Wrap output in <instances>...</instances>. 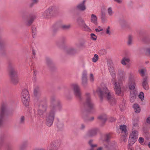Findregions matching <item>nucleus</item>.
<instances>
[{"mask_svg": "<svg viewBox=\"0 0 150 150\" xmlns=\"http://www.w3.org/2000/svg\"><path fill=\"white\" fill-rule=\"evenodd\" d=\"M94 93L95 94L97 93L101 98H106L112 105L115 104L116 103L114 95L108 89L104 83H102L100 84V87L98 88L96 92H94Z\"/></svg>", "mask_w": 150, "mask_h": 150, "instance_id": "nucleus-1", "label": "nucleus"}, {"mask_svg": "<svg viewBox=\"0 0 150 150\" xmlns=\"http://www.w3.org/2000/svg\"><path fill=\"white\" fill-rule=\"evenodd\" d=\"M108 69L112 77V81L113 85V88L115 93L117 95H121L122 91L121 86L122 84V81L121 79L117 78L116 79V72L113 67V65L112 63H108Z\"/></svg>", "mask_w": 150, "mask_h": 150, "instance_id": "nucleus-2", "label": "nucleus"}, {"mask_svg": "<svg viewBox=\"0 0 150 150\" xmlns=\"http://www.w3.org/2000/svg\"><path fill=\"white\" fill-rule=\"evenodd\" d=\"M56 110L54 108L51 109L46 116V124L50 127L52 124L55 117Z\"/></svg>", "mask_w": 150, "mask_h": 150, "instance_id": "nucleus-3", "label": "nucleus"}, {"mask_svg": "<svg viewBox=\"0 0 150 150\" xmlns=\"http://www.w3.org/2000/svg\"><path fill=\"white\" fill-rule=\"evenodd\" d=\"M21 98L24 105L26 107L28 106L29 104L30 98L27 90L24 89L22 90L21 93Z\"/></svg>", "mask_w": 150, "mask_h": 150, "instance_id": "nucleus-4", "label": "nucleus"}, {"mask_svg": "<svg viewBox=\"0 0 150 150\" xmlns=\"http://www.w3.org/2000/svg\"><path fill=\"white\" fill-rule=\"evenodd\" d=\"M9 72L12 82L14 84H17L19 81V79L17 76L16 75V70L14 68L10 67L9 68Z\"/></svg>", "mask_w": 150, "mask_h": 150, "instance_id": "nucleus-5", "label": "nucleus"}, {"mask_svg": "<svg viewBox=\"0 0 150 150\" xmlns=\"http://www.w3.org/2000/svg\"><path fill=\"white\" fill-rule=\"evenodd\" d=\"M55 12V8L54 7L49 8L44 11L42 14V16L43 18H49L53 15V13Z\"/></svg>", "mask_w": 150, "mask_h": 150, "instance_id": "nucleus-6", "label": "nucleus"}, {"mask_svg": "<svg viewBox=\"0 0 150 150\" xmlns=\"http://www.w3.org/2000/svg\"><path fill=\"white\" fill-rule=\"evenodd\" d=\"M22 18L25 25L29 26L33 23L34 20L36 18V17L35 15H30L26 16V17L23 16Z\"/></svg>", "mask_w": 150, "mask_h": 150, "instance_id": "nucleus-7", "label": "nucleus"}, {"mask_svg": "<svg viewBox=\"0 0 150 150\" xmlns=\"http://www.w3.org/2000/svg\"><path fill=\"white\" fill-rule=\"evenodd\" d=\"M138 136V132L137 130H133L129 138V143L132 145L136 141Z\"/></svg>", "mask_w": 150, "mask_h": 150, "instance_id": "nucleus-8", "label": "nucleus"}, {"mask_svg": "<svg viewBox=\"0 0 150 150\" xmlns=\"http://www.w3.org/2000/svg\"><path fill=\"white\" fill-rule=\"evenodd\" d=\"M71 86L74 90L75 96L77 98L80 99L81 97V93L79 86L77 84L73 83L71 85Z\"/></svg>", "mask_w": 150, "mask_h": 150, "instance_id": "nucleus-9", "label": "nucleus"}, {"mask_svg": "<svg viewBox=\"0 0 150 150\" xmlns=\"http://www.w3.org/2000/svg\"><path fill=\"white\" fill-rule=\"evenodd\" d=\"M86 101L85 105L88 106L90 109H93L94 108V105L91 102L90 98V94L88 93L86 94Z\"/></svg>", "mask_w": 150, "mask_h": 150, "instance_id": "nucleus-10", "label": "nucleus"}, {"mask_svg": "<svg viewBox=\"0 0 150 150\" xmlns=\"http://www.w3.org/2000/svg\"><path fill=\"white\" fill-rule=\"evenodd\" d=\"M86 0H83L76 6V8L81 11H85L86 9Z\"/></svg>", "mask_w": 150, "mask_h": 150, "instance_id": "nucleus-11", "label": "nucleus"}, {"mask_svg": "<svg viewBox=\"0 0 150 150\" xmlns=\"http://www.w3.org/2000/svg\"><path fill=\"white\" fill-rule=\"evenodd\" d=\"M5 108L2 107L0 109V126L3 123L5 114Z\"/></svg>", "mask_w": 150, "mask_h": 150, "instance_id": "nucleus-12", "label": "nucleus"}, {"mask_svg": "<svg viewBox=\"0 0 150 150\" xmlns=\"http://www.w3.org/2000/svg\"><path fill=\"white\" fill-rule=\"evenodd\" d=\"M97 133V129H95L89 130L86 135H85V138H87L92 137L95 135Z\"/></svg>", "mask_w": 150, "mask_h": 150, "instance_id": "nucleus-13", "label": "nucleus"}, {"mask_svg": "<svg viewBox=\"0 0 150 150\" xmlns=\"http://www.w3.org/2000/svg\"><path fill=\"white\" fill-rule=\"evenodd\" d=\"M60 144L58 141H55L51 143L50 148L51 150H57Z\"/></svg>", "mask_w": 150, "mask_h": 150, "instance_id": "nucleus-14", "label": "nucleus"}, {"mask_svg": "<svg viewBox=\"0 0 150 150\" xmlns=\"http://www.w3.org/2000/svg\"><path fill=\"white\" fill-rule=\"evenodd\" d=\"M58 26L62 29L63 30H67L69 29L71 27V25L70 24L65 25L61 23H57L56 26Z\"/></svg>", "mask_w": 150, "mask_h": 150, "instance_id": "nucleus-15", "label": "nucleus"}, {"mask_svg": "<svg viewBox=\"0 0 150 150\" xmlns=\"http://www.w3.org/2000/svg\"><path fill=\"white\" fill-rule=\"evenodd\" d=\"M142 86L145 90H148L149 89V86L147 82V79L146 77H144L142 82Z\"/></svg>", "mask_w": 150, "mask_h": 150, "instance_id": "nucleus-16", "label": "nucleus"}, {"mask_svg": "<svg viewBox=\"0 0 150 150\" xmlns=\"http://www.w3.org/2000/svg\"><path fill=\"white\" fill-rule=\"evenodd\" d=\"M137 93L134 91H131L130 95V101L131 102H133L136 99Z\"/></svg>", "mask_w": 150, "mask_h": 150, "instance_id": "nucleus-17", "label": "nucleus"}, {"mask_svg": "<svg viewBox=\"0 0 150 150\" xmlns=\"http://www.w3.org/2000/svg\"><path fill=\"white\" fill-rule=\"evenodd\" d=\"M128 85L129 88V89L131 91H134V92H136V88H135L136 86V83L135 81L128 82Z\"/></svg>", "mask_w": 150, "mask_h": 150, "instance_id": "nucleus-18", "label": "nucleus"}, {"mask_svg": "<svg viewBox=\"0 0 150 150\" xmlns=\"http://www.w3.org/2000/svg\"><path fill=\"white\" fill-rule=\"evenodd\" d=\"M68 48L67 49V52L69 54H72L77 52L76 50L74 47H68Z\"/></svg>", "mask_w": 150, "mask_h": 150, "instance_id": "nucleus-19", "label": "nucleus"}, {"mask_svg": "<svg viewBox=\"0 0 150 150\" xmlns=\"http://www.w3.org/2000/svg\"><path fill=\"white\" fill-rule=\"evenodd\" d=\"M133 108L135 112L139 113L140 112L141 109L138 104H134L133 106Z\"/></svg>", "mask_w": 150, "mask_h": 150, "instance_id": "nucleus-20", "label": "nucleus"}, {"mask_svg": "<svg viewBox=\"0 0 150 150\" xmlns=\"http://www.w3.org/2000/svg\"><path fill=\"white\" fill-rule=\"evenodd\" d=\"M120 129L122 131V134H127V129L126 126L123 125L120 126Z\"/></svg>", "mask_w": 150, "mask_h": 150, "instance_id": "nucleus-21", "label": "nucleus"}, {"mask_svg": "<svg viewBox=\"0 0 150 150\" xmlns=\"http://www.w3.org/2000/svg\"><path fill=\"white\" fill-rule=\"evenodd\" d=\"M107 12L109 16H112L114 13L112 8L111 7H109L107 9Z\"/></svg>", "mask_w": 150, "mask_h": 150, "instance_id": "nucleus-22", "label": "nucleus"}, {"mask_svg": "<svg viewBox=\"0 0 150 150\" xmlns=\"http://www.w3.org/2000/svg\"><path fill=\"white\" fill-rule=\"evenodd\" d=\"M97 18L96 16L94 14L91 15V21L94 24H96L97 23Z\"/></svg>", "mask_w": 150, "mask_h": 150, "instance_id": "nucleus-23", "label": "nucleus"}, {"mask_svg": "<svg viewBox=\"0 0 150 150\" xmlns=\"http://www.w3.org/2000/svg\"><path fill=\"white\" fill-rule=\"evenodd\" d=\"M130 61L129 59L128 58L124 57L123 58L121 61V64L124 65L126 64L127 63L129 62Z\"/></svg>", "mask_w": 150, "mask_h": 150, "instance_id": "nucleus-24", "label": "nucleus"}, {"mask_svg": "<svg viewBox=\"0 0 150 150\" xmlns=\"http://www.w3.org/2000/svg\"><path fill=\"white\" fill-rule=\"evenodd\" d=\"M66 41V39L65 38L63 37L62 38L61 42H57L56 43L57 46H61L64 44Z\"/></svg>", "mask_w": 150, "mask_h": 150, "instance_id": "nucleus-25", "label": "nucleus"}, {"mask_svg": "<svg viewBox=\"0 0 150 150\" xmlns=\"http://www.w3.org/2000/svg\"><path fill=\"white\" fill-rule=\"evenodd\" d=\"M7 42L6 41L4 40L1 39L0 38V46L4 47L7 46Z\"/></svg>", "mask_w": 150, "mask_h": 150, "instance_id": "nucleus-26", "label": "nucleus"}, {"mask_svg": "<svg viewBox=\"0 0 150 150\" xmlns=\"http://www.w3.org/2000/svg\"><path fill=\"white\" fill-rule=\"evenodd\" d=\"M133 38V36L131 35H129L128 36L127 44L129 45L132 44Z\"/></svg>", "mask_w": 150, "mask_h": 150, "instance_id": "nucleus-27", "label": "nucleus"}, {"mask_svg": "<svg viewBox=\"0 0 150 150\" xmlns=\"http://www.w3.org/2000/svg\"><path fill=\"white\" fill-rule=\"evenodd\" d=\"M39 108L45 112L47 110V106L46 104L41 105L39 106Z\"/></svg>", "mask_w": 150, "mask_h": 150, "instance_id": "nucleus-28", "label": "nucleus"}, {"mask_svg": "<svg viewBox=\"0 0 150 150\" xmlns=\"http://www.w3.org/2000/svg\"><path fill=\"white\" fill-rule=\"evenodd\" d=\"M98 118L103 122H105L106 120V116L105 114L101 115L98 117Z\"/></svg>", "mask_w": 150, "mask_h": 150, "instance_id": "nucleus-29", "label": "nucleus"}, {"mask_svg": "<svg viewBox=\"0 0 150 150\" xmlns=\"http://www.w3.org/2000/svg\"><path fill=\"white\" fill-rule=\"evenodd\" d=\"M133 81H135L134 80V75L133 74L130 73L129 76L128 82H132Z\"/></svg>", "mask_w": 150, "mask_h": 150, "instance_id": "nucleus-30", "label": "nucleus"}, {"mask_svg": "<svg viewBox=\"0 0 150 150\" xmlns=\"http://www.w3.org/2000/svg\"><path fill=\"white\" fill-rule=\"evenodd\" d=\"M125 72L122 70L119 69L117 72V74L120 76H123L125 75Z\"/></svg>", "mask_w": 150, "mask_h": 150, "instance_id": "nucleus-31", "label": "nucleus"}, {"mask_svg": "<svg viewBox=\"0 0 150 150\" xmlns=\"http://www.w3.org/2000/svg\"><path fill=\"white\" fill-rule=\"evenodd\" d=\"M32 33L33 37V38H34L36 33V28L34 26H33L32 27Z\"/></svg>", "mask_w": 150, "mask_h": 150, "instance_id": "nucleus-32", "label": "nucleus"}, {"mask_svg": "<svg viewBox=\"0 0 150 150\" xmlns=\"http://www.w3.org/2000/svg\"><path fill=\"white\" fill-rule=\"evenodd\" d=\"M98 59V56L97 54H95L94 55V57L92 58V61L93 62H97Z\"/></svg>", "mask_w": 150, "mask_h": 150, "instance_id": "nucleus-33", "label": "nucleus"}, {"mask_svg": "<svg viewBox=\"0 0 150 150\" xmlns=\"http://www.w3.org/2000/svg\"><path fill=\"white\" fill-rule=\"evenodd\" d=\"M146 71V70L145 69H141L139 70V72L142 76L144 75Z\"/></svg>", "mask_w": 150, "mask_h": 150, "instance_id": "nucleus-34", "label": "nucleus"}, {"mask_svg": "<svg viewBox=\"0 0 150 150\" xmlns=\"http://www.w3.org/2000/svg\"><path fill=\"white\" fill-rule=\"evenodd\" d=\"M82 84L83 86L86 85L87 83V78H82Z\"/></svg>", "mask_w": 150, "mask_h": 150, "instance_id": "nucleus-35", "label": "nucleus"}, {"mask_svg": "<svg viewBox=\"0 0 150 150\" xmlns=\"http://www.w3.org/2000/svg\"><path fill=\"white\" fill-rule=\"evenodd\" d=\"M133 130H137L139 129V126L138 124L137 123H133Z\"/></svg>", "mask_w": 150, "mask_h": 150, "instance_id": "nucleus-36", "label": "nucleus"}, {"mask_svg": "<svg viewBox=\"0 0 150 150\" xmlns=\"http://www.w3.org/2000/svg\"><path fill=\"white\" fill-rule=\"evenodd\" d=\"M28 144L27 143H24L21 146L20 149L21 150H23L26 148Z\"/></svg>", "mask_w": 150, "mask_h": 150, "instance_id": "nucleus-37", "label": "nucleus"}, {"mask_svg": "<svg viewBox=\"0 0 150 150\" xmlns=\"http://www.w3.org/2000/svg\"><path fill=\"white\" fill-rule=\"evenodd\" d=\"M25 121V117L24 116H22L20 119L19 122L20 124H22L24 123Z\"/></svg>", "mask_w": 150, "mask_h": 150, "instance_id": "nucleus-38", "label": "nucleus"}, {"mask_svg": "<svg viewBox=\"0 0 150 150\" xmlns=\"http://www.w3.org/2000/svg\"><path fill=\"white\" fill-rule=\"evenodd\" d=\"M139 97L141 100L142 101L144 99V93L142 92H141L140 93L139 95Z\"/></svg>", "mask_w": 150, "mask_h": 150, "instance_id": "nucleus-39", "label": "nucleus"}, {"mask_svg": "<svg viewBox=\"0 0 150 150\" xmlns=\"http://www.w3.org/2000/svg\"><path fill=\"white\" fill-rule=\"evenodd\" d=\"M44 112L43 111V110H41L39 108V109L37 111V113L38 115L41 116L42 115Z\"/></svg>", "mask_w": 150, "mask_h": 150, "instance_id": "nucleus-40", "label": "nucleus"}, {"mask_svg": "<svg viewBox=\"0 0 150 150\" xmlns=\"http://www.w3.org/2000/svg\"><path fill=\"white\" fill-rule=\"evenodd\" d=\"M127 134H123V136L121 137V139L124 142H126L127 140Z\"/></svg>", "mask_w": 150, "mask_h": 150, "instance_id": "nucleus-41", "label": "nucleus"}, {"mask_svg": "<svg viewBox=\"0 0 150 150\" xmlns=\"http://www.w3.org/2000/svg\"><path fill=\"white\" fill-rule=\"evenodd\" d=\"M87 71L86 70H83L82 72V78H87Z\"/></svg>", "mask_w": 150, "mask_h": 150, "instance_id": "nucleus-42", "label": "nucleus"}, {"mask_svg": "<svg viewBox=\"0 0 150 150\" xmlns=\"http://www.w3.org/2000/svg\"><path fill=\"white\" fill-rule=\"evenodd\" d=\"M94 76L92 74H91L89 76V80L91 82H93L94 81Z\"/></svg>", "mask_w": 150, "mask_h": 150, "instance_id": "nucleus-43", "label": "nucleus"}, {"mask_svg": "<svg viewBox=\"0 0 150 150\" xmlns=\"http://www.w3.org/2000/svg\"><path fill=\"white\" fill-rule=\"evenodd\" d=\"M83 29L85 30L89 31L90 30V29H89L88 27L86 24H83Z\"/></svg>", "mask_w": 150, "mask_h": 150, "instance_id": "nucleus-44", "label": "nucleus"}, {"mask_svg": "<svg viewBox=\"0 0 150 150\" xmlns=\"http://www.w3.org/2000/svg\"><path fill=\"white\" fill-rule=\"evenodd\" d=\"M101 19L103 21H104L105 19V14L103 12L101 13Z\"/></svg>", "mask_w": 150, "mask_h": 150, "instance_id": "nucleus-45", "label": "nucleus"}, {"mask_svg": "<svg viewBox=\"0 0 150 150\" xmlns=\"http://www.w3.org/2000/svg\"><path fill=\"white\" fill-rule=\"evenodd\" d=\"M106 53V50L105 49H102L99 51V53L102 55L105 54Z\"/></svg>", "mask_w": 150, "mask_h": 150, "instance_id": "nucleus-46", "label": "nucleus"}, {"mask_svg": "<svg viewBox=\"0 0 150 150\" xmlns=\"http://www.w3.org/2000/svg\"><path fill=\"white\" fill-rule=\"evenodd\" d=\"M32 3L30 4V6H32L35 4H37L38 2V0H31Z\"/></svg>", "mask_w": 150, "mask_h": 150, "instance_id": "nucleus-47", "label": "nucleus"}, {"mask_svg": "<svg viewBox=\"0 0 150 150\" xmlns=\"http://www.w3.org/2000/svg\"><path fill=\"white\" fill-rule=\"evenodd\" d=\"M144 141V139L142 137H140L138 139V142L140 144L143 143Z\"/></svg>", "mask_w": 150, "mask_h": 150, "instance_id": "nucleus-48", "label": "nucleus"}, {"mask_svg": "<svg viewBox=\"0 0 150 150\" xmlns=\"http://www.w3.org/2000/svg\"><path fill=\"white\" fill-rule=\"evenodd\" d=\"M91 39L94 40H96L97 38V36L93 33L91 34Z\"/></svg>", "mask_w": 150, "mask_h": 150, "instance_id": "nucleus-49", "label": "nucleus"}, {"mask_svg": "<svg viewBox=\"0 0 150 150\" xmlns=\"http://www.w3.org/2000/svg\"><path fill=\"white\" fill-rule=\"evenodd\" d=\"M110 27L109 26H108L106 29V33L107 34H108L109 35H110Z\"/></svg>", "mask_w": 150, "mask_h": 150, "instance_id": "nucleus-50", "label": "nucleus"}, {"mask_svg": "<svg viewBox=\"0 0 150 150\" xmlns=\"http://www.w3.org/2000/svg\"><path fill=\"white\" fill-rule=\"evenodd\" d=\"M120 25L122 26L123 24H125L126 23V21L124 20H121L119 21Z\"/></svg>", "mask_w": 150, "mask_h": 150, "instance_id": "nucleus-51", "label": "nucleus"}, {"mask_svg": "<svg viewBox=\"0 0 150 150\" xmlns=\"http://www.w3.org/2000/svg\"><path fill=\"white\" fill-rule=\"evenodd\" d=\"M146 53L147 54L150 55V47H149L146 50Z\"/></svg>", "mask_w": 150, "mask_h": 150, "instance_id": "nucleus-52", "label": "nucleus"}, {"mask_svg": "<svg viewBox=\"0 0 150 150\" xmlns=\"http://www.w3.org/2000/svg\"><path fill=\"white\" fill-rule=\"evenodd\" d=\"M110 137V134H107L106 135V140L108 141Z\"/></svg>", "mask_w": 150, "mask_h": 150, "instance_id": "nucleus-53", "label": "nucleus"}, {"mask_svg": "<svg viewBox=\"0 0 150 150\" xmlns=\"http://www.w3.org/2000/svg\"><path fill=\"white\" fill-rule=\"evenodd\" d=\"M39 91L38 89H35L34 90V94L36 96L37 93Z\"/></svg>", "mask_w": 150, "mask_h": 150, "instance_id": "nucleus-54", "label": "nucleus"}, {"mask_svg": "<svg viewBox=\"0 0 150 150\" xmlns=\"http://www.w3.org/2000/svg\"><path fill=\"white\" fill-rule=\"evenodd\" d=\"M146 122L149 124H150V117H148L146 120Z\"/></svg>", "mask_w": 150, "mask_h": 150, "instance_id": "nucleus-55", "label": "nucleus"}, {"mask_svg": "<svg viewBox=\"0 0 150 150\" xmlns=\"http://www.w3.org/2000/svg\"><path fill=\"white\" fill-rule=\"evenodd\" d=\"M120 107L121 110H123L125 108V107L124 106L120 105Z\"/></svg>", "mask_w": 150, "mask_h": 150, "instance_id": "nucleus-56", "label": "nucleus"}, {"mask_svg": "<svg viewBox=\"0 0 150 150\" xmlns=\"http://www.w3.org/2000/svg\"><path fill=\"white\" fill-rule=\"evenodd\" d=\"M85 127V126L83 124H81V127L80 129H83Z\"/></svg>", "mask_w": 150, "mask_h": 150, "instance_id": "nucleus-57", "label": "nucleus"}, {"mask_svg": "<svg viewBox=\"0 0 150 150\" xmlns=\"http://www.w3.org/2000/svg\"><path fill=\"white\" fill-rule=\"evenodd\" d=\"M103 29L102 28H101V29H96V32H100V31H103Z\"/></svg>", "mask_w": 150, "mask_h": 150, "instance_id": "nucleus-58", "label": "nucleus"}, {"mask_svg": "<svg viewBox=\"0 0 150 150\" xmlns=\"http://www.w3.org/2000/svg\"><path fill=\"white\" fill-rule=\"evenodd\" d=\"M34 150H46L45 149L43 148H37L34 149Z\"/></svg>", "mask_w": 150, "mask_h": 150, "instance_id": "nucleus-59", "label": "nucleus"}, {"mask_svg": "<svg viewBox=\"0 0 150 150\" xmlns=\"http://www.w3.org/2000/svg\"><path fill=\"white\" fill-rule=\"evenodd\" d=\"M114 1L118 3H120L122 2L121 0H114Z\"/></svg>", "mask_w": 150, "mask_h": 150, "instance_id": "nucleus-60", "label": "nucleus"}, {"mask_svg": "<svg viewBox=\"0 0 150 150\" xmlns=\"http://www.w3.org/2000/svg\"><path fill=\"white\" fill-rule=\"evenodd\" d=\"M32 53L34 55H35V50L34 49H33L32 50Z\"/></svg>", "mask_w": 150, "mask_h": 150, "instance_id": "nucleus-61", "label": "nucleus"}, {"mask_svg": "<svg viewBox=\"0 0 150 150\" xmlns=\"http://www.w3.org/2000/svg\"><path fill=\"white\" fill-rule=\"evenodd\" d=\"M115 119L114 117H111L110 118V121L111 122H113L114 121H115Z\"/></svg>", "mask_w": 150, "mask_h": 150, "instance_id": "nucleus-62", "label": "nucleus"}, {"mask_svg": "<svg viewBox=\"0 0 150 150\" xmlns=\"http://www.w3.org/2000/svg\"><path fill=\"white\" fill-rule=\"evenodd\" d=\"M128 150H134V149H133L132 147H131V146H129L128 148Z\"/></svg>", "mask_w": 150, "mask_h": 150, "instance_id": "nucleus-63", "label": "nucleus"}, {"mask_svg": "<svg viewBox=\"0 0 150 150\" xmlns=\"http://www.w3.org/2000/svg\"><path fill=\"white\" fill-rule=\"evenodd\" d=\"M103 150V148L101 147H100L99 148H98L96 150Z\"/></svg>", "mask_w": 150, "mask_h": 150, "instance_id": "nucleus-64", "label": "nucleus"}]
</instances>
